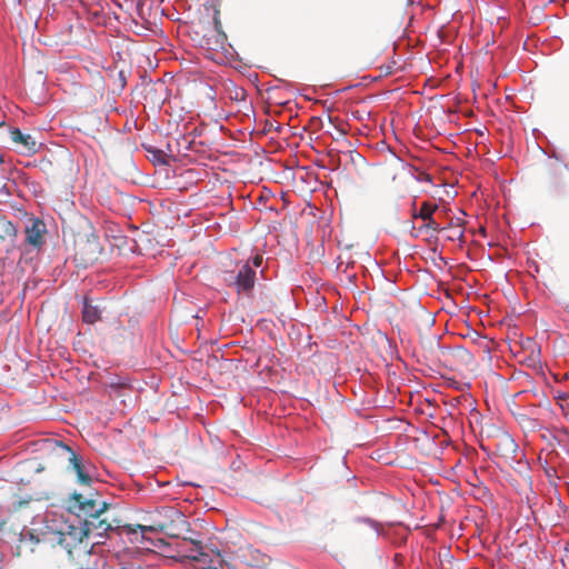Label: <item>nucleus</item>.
<instances>
[{
	"label": "nucleus",
	"instance_id": "nucleus-8",
	"mask_svg": "<svg viewBox=\"0 0 569 569\" xmlns=\"http://www.w3.org/2000/svg\"><path fill=\"white\" fill-rule=\"evenodd\" d=\"M26 241L33 246V247H40L42 244V237L46 232V224L40 219L31 218L28 220V223L26 224Z\"/></svg>",
	"mask_w": 569,
	"mask_h": 569
},
{
	"label": "nucleus",
	"instance_id": "nucleus-9",
	"mask_svg": "<svg viewBox=\"0 0 569 569\" xmlns=\"http://www.w3.org/2000/svg\"><path fill=\"white\" fill-rule=\"evenodd\" d=\"M103 515H96V517L90 519H83L86 527L88 528V533L96 532L97 536L103 537L109 531L113 530L114 527L112 522L108 519V517H102Z\"/></svg>",
	"mask_w": 569,
	"mask_h": 569
},
{
	"label": "nucleus",
	"instance_id": "nucleus-18",
	"mask_svg": "<svg viewBox=\"0 0 569 569\" xmlns=\"http://www.w3.org/2000/svg\"><path fill=\"white\" fill-rule=\"evenodd\" d=\"M451 230H452V232L449 236V239L450 240H459V241L463 242V238H465L463 229H451Z\"/></svg>",
	"mask_w": 569,
	"mask_h": 569
},
{
	"label": "nucleus",
	"instance_id": "nucleus-12",
	"mask_svg": "<svg viewBox=\"0 0 569 569\" xmlns=\"http://www.w3.org/2000/svg\"><path fill=\"white\" fill-rule=\"evenodd\" d=\"M17 237V229L13 223L6 218H0V242L1 241H13Z\"/></svg>",
	"mask_w": 569,
	"mask_h": 569
},
{
	"label": "nucleus",
	"instance_id": "nucleus-1",
	"mask_svg": "<svg viewBox=\"0 0 569 569\" xmlns=\"http://www.w3.org/2000/svg\"><path fill=\"white\" fill-rule=\"evenodd\" d=\"M222 280L226 286L233 288L238 295L249 297L256 283V270L250 261H241L230 270L222 272Z\"/></svg>",
	"mask_w": 569,
	"mask_h": 569
},
{
	"label": "nucleus",
	"instance_id": "nucleus-23",
	"mask_svg": "<svg viewBox=\"0 0 569 569\" xmlns=\"http://www.w3.org/2000/svg\"><path fill=\"white\" fill-rule=\"evenodd\" d=\"M23 0H17V3L22 4Z\"/></svg>",
	"mask_w": 569,
	"mask_h": 569
},
{
	"label": "nucleus",
	"instance_id": "nucleus-2",
	"mask_svg": "<svg viewBox=\"0 0 569 569\" xmlns=\"http://www.w3.org/2000/svg\"><path fill=\"white\" fill-rule=\"evenodd\" d=\"M21 541H30L36 545L42 543L50 548L58 546L62 548L61 523L57 520L46 521L42 527L21 533Z\"/></svg>",
	"mask_w": 569,
	"mask_h": 569
},
{
	"label": "nucleus",
	"instance_id": "nucleus-14",
	"mask_svg": "<svg viewBox=\"0 0 569 569\" xmlns=\"http://www.w3.org/2000/svg\"><path fill=\"white\" fill-rule=\"evenodd\" d=\"M228 93H229V98L234 101H243L247 96L244 89H242L240 87H236V86H232V88H229Z\"/></svg>",
	"mask_w": 569,
	"mask_h": 569
},
{
	"label": "nucleus",
	"instance_id": "nucleus-21",
	"mask_svg": "<svg viewBox=\"0 0 569 569\" xmlns=\"http://www.w3.org/2000/svg\"><path fill=\"white\" fill-rule=\"evenodd\" d=\"M506 441L511 446V447H516L513 440H511L509 437H506Z\"/></svg>",
	"mask_w": 569,
	"mask_h": 569
},
{
	"label": "nucleus",
	"instance_id": "nucleus-11",
	"mask_svg": "<svg viewBox=\"0 0 569 569\" xmlns=\"http://www.w3.org/2000/svg\"><path fill=\"white\" fill-rule=\"evenodd\" d=\"M100 309L98 306H93L91 301L84 299L82 308V320L86 323L93 325L100 319Z\"/></svg>",
	"mask_w": 569,
	"mask_h": 569
},
{
	"label": "nucleus",
	"instance_id": "nucleus-10",
	"mask_svg": "<svg viewBox=\"0 0 569 569\" xmlns=\"http://www.w3.org/2000/svg\"><path fill=\"white\" fill-rule=\"evenodd\" d=\"M11 139L14 143L21 144V151L24 153H36L38 151V143L31 134H24L18 128L10 131Z\"/></svg>",
	"mask_w": 569,
	"mask_h": 569
},
{
	"label": "nucleus",
	"instance_id": "nucleus-4",
	"mask_svg": "<svg viewBox=\"0 0 569 569\" xmlns=\"http://www.w3.org/2000/svg\"><path fill=\"white\" fill-rule=\"evenodd\" d=\"M68 503L69 510L77 515V519H81V516H84V519H90L96 515H104L109 508V503L98 502L92 493L86 497L82 493L74 492Z\"/></svg>",
	"mask_w": 569,
	"mask_h": 569
},
{
	"label": "nucleus",
	"instance_id": "nucleus-24",
	"mask_svg": "<svg viewBox=\"0 0 569 569\" xmlns=\"http://www.w3.org/2000/svg\"><path fill=\"white\" fill-rule=\"evenodd\" d=\"M3 163V158L0 156V164Z\"/></svg>",
	"mask_w": 569,
	"mask_h": 569
},
{
	"label": "nucleus",
	"instance_id": "nucleus-20",
	"mask_svg": "<svg viewBox=\"0 0 569 569\" xmlns=\"http://www.w3.org/2000/svg\"><path fill=\"white\" fill-rule=\"evenodd\" d=\"M138 527H139V528L141 529V531H143V532H144V531H152V530H153V528H152V527L141 526V525H139Z\"/></svg>",
	"mask_w": 569,
	"mask_h": 569
},
{
	"label": "nucleus",
	"instance_id": "nucleus-19",
	"mask_svg": "<svg viewBox=\"0 0 569 569\" xmlns=\"http://www.w3.org/2000/svg\"><path fill=\"white\" fill-rule=\"evenodd\" d=\"M250 261L251 267L256 270V268H260L263 261L261 254H256Z\"/></svg>",
	"mask_w": 569,
	"mask_h": 569
},
{
	"label": "nucleus",
	"instance_id": "nucleus-17",
	"mask_svg": "<svg viewBox=\"0 0 569 569\" xmlns=\"http://www.w3.org/2000/svg\"><path fill=\"white\" fill-rule=\"evenodd\" d=\"M465 220L461 218H452L450 219L448 226L443 227L445 229H462Z\"/></svg>",
	"mask_w": 569,
	"mask_h": 569
},
{
	"label": "nucleus",
	"instance_id": "nucleus-16",
	"mask_svg": "<svg viewBox=\"0 0 569 569\" xmlns=\"http://www.w3.org/2000/svg\"><path fill=\"white\" fill-rule=\"evenodd\" d=\"M128 381L127 378L123 377H112L110 381L107 383V388H120L121 386H124V382Z\"/></svg>",
	"mask_w": 569,
	"mask_h": 569
},
{
	"label": "nucleus",
	"instance_id": "nucleus-15",
	"mask_svg": "<svg viewBox=\"0 0 569 569\" xmlns=\"http://www.w3.org/2000/svg\"><path fill=\"white\" fill-rule=\"evenodd\" d=\"M562 415L569 420V396L561 393L557 397Z\"/></svg>",
	"mask_w": 569,
	"mask_h": 569
},
{
	"label": "nucleus",
	"instance_id": "nucleus-5",
	"mask_svg": "<svg viewBox=\"0 0 569 569\" xmlns=\"http://www.w3.org/2000/svg\"><path fill=\"white\" fill-rule=\"evenodd\" d=\"M439 206L430 201H423L419 209L416 207V201L412 202L413 219H421L423 223L418 228V232L433 233L445 230V228L435 219V213L438 211Z\"/></svg>",
	"mask_w": 569,
	"mask_h": 569
},
{
	"label": "nucleus",
	"instance_id": "nucleus-6",
	"mask_svg": "<svg viewBox=\"0 0 569 569\" xmlns=\"http://www.w3.org/2000/svg\"><path fill=\"white\" fill-rule=\"evenodd\" d=\"M62 531V549L69 555L72 553V549L80 546L86 538H88V528L83 519H76L73 522L61 523Z\"/></svg>",
	"mask_w": 569,
	"mask_h": 569
},
{
	"label": "nucleus",
	"instance_id": "nucleus-13",
	"mask_svg": "<svg viewBox=\"0 0 569 569\" xmlns=\"http://www.w3.org/2000/svg\"><path fill=\"white\" fill-rule=\"evenodd\" d=\"M109 396L112 398L120 399L123 405L127 403V398L130 399L131 393L133 392L132 387L129 383V380L124 382V386L120 388H111L108 389Z\"/></svg>",
	"mask_w": 569,
	"mask_h": 569
},
{
	"label": "nucleus",
	"instance_id": "nucleus-7",
	"mask_svg": "<svg viewBox=\"0 0 569 569\" xmlns=\"http://www.w3.org/2000/svg\"><path fill=\"white\" fill-rule=\"evenodd\" d=\"M56 448L60 455L66 456L68 458L69 463L77 473L78 482L82 486L89 487L91 485L92 479L89 476V473L84 471V467L80 458L76 455V452L69 446L64 445L61 441L56 442Z\"/></svg>",
	"mask_w": 569,
	"mask_h": 569
},
{
	"label": "nucleus",
	"instance_id": "nucleus-3",
	"mask_svg": "<svg viewBox=\"0 0 569 569\" xmlns=\"http://www.w3.org/2000/svg\"><path fill=\"white\" fill-rule=\"evenodd\" d=\"M101 252L99 237L94 232L78 234L74 240V261L87 268L98 260Z\"/></svg>",
	"mask_w": 569,
	"mask_h": 569
},
{
	"label": "nucleus",
	"instance_id": "nucleus-22",
	"mask_svg": "<svg viewBox=\"0 0 569 569\" xmlns=\"http://www.w3.org/2000/svg\"><path fill=\"white\" fill-rule=\"evenodd\" d=\"M4 126V121L0 119V127Z\"/></svg>",
	"mask_w": 569,
	"mask_h": 569
}]
</instances>
